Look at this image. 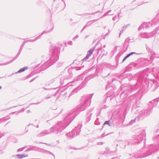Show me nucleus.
Returning a JSON list of instances; mask_svg holds the SVG:
<instances>
[{
  "label": "nucleus",
  "mask_w": 159,
  "mask_h": 159,
  "mask_svg": "<svg viewBox=\"0 0 159 159\" xmlns=\"http://www.w3.org/2000/svg\"><path fill=\"white\" fill-rule=\"evenodd\" d=\"M153 74L156 78V80L151 79L149 80H147L148 75H144V72L141 73L138 76L137 85L141 84V87H142V91H144L147 88L152 91H154L155 89L159 86V69L154 68L153 70Z\"/></svg>",
  "instance_id": "obj_1"
},
{
  "label": "nucleus",
  "mask_w": 159,
  "mask_h": 159,
  "mask_svg": "<svg viewBox=\"0 0 159 159\" xmlns=\"http://www.w3.org/2000/svg\"><path fill=\"white\" fill-rule=\"evenodd\" d=\"M75 110L67 114L64 118L63 121H60L56 125L49 129L51 134H56L61 133L71 122L79 112L76 111Z\"/></svg>",
  "instance_id": "obj_2"
},
{
  "label": "nucleus",
  "mask_w": 159,
  "mask_h": 159,
  "mask_svg": "<svg viewBox=\"0 0 159 159\" xmlns=\"http://www.w3.org/2000/svg\"><path fill=\"white\" fill-rule=\"evenodd\" d=\"M51 51L52 53L48 57L44 56L42 57L43 59L46 58L47 60L42 66V68L44 70L56 62L58 60L60 53V48L54 45L52 47Z\"/></svg>",
  "instance_id": "obj_3"
},
{
  "label": "nucleus",
  "mask_w": 159,
  "mask_h": 159,
  "mask_svg": "<svg viewBox=\"0 0 159 159\" xmlns=\"http://www.w3.org/2000/svg\"><path fill=\"white\" fill-rule=\"evenodd\" d=\"M93 94V93L83 96L81 99V103L77 107V110L81 111L87 108L90 104V100Z\"/></svg>",
  "instance_id": "obj_4"
},
{
  "label": "nucleus",
  "mask_w": 159,
  "mask_h": 159,
  "mask_svg": "<svg viewBox=\"0 0 159 159\" xmlns=\"http://www.w3.org/2000/svg\"><path fill=\"white\" fill-rule=\"evenodd\" d=\"M153 140L154 141L156 142L159 145V134L154 136L153 138ZM158 147H159V145L158 146H155L153 144L150 145L148 150H147L146 152L144 153L143 155L139 157H144L151 155L153 153L155 152L158 149Z\"/></svg>",
  "instance_id": "obj_5"
},
{
  "label": "nucleus",
  "mask_w": 159,
  "mask_h": 159,
  "mask_svg": "<svg viewBox=\"0 0 159 159\" xmlns=\"http://www.w3.org/2000/svg\"><path fill=\"white\" fill-rule=\"evenodd\" d=\"M145 135L144 133L140 132L139 134L134 135L132 138V139L129 140L128 141H125V144H127L128 145L134 144L136 143H139L143 139ZM125 145H124L125 146Z\"/></svg>",
  "instance_id": "obj_6"
},
{
  "label": "nucleus",
  "mask_w": 159,
  "mask_h": 159,
  "mask_svg": "<svg viewBox=\"0 0 159 159\" xmlns=\"http://www.w3.org/2000/svg\"><path fill=\"white\" fill-rule=\"evenodd\" d=\"M120 89L121 91L120 97L124 96L123 95L125 93V97L129 95V93L132 92L134 90L133 87L128 86L126 84H122L120 87Z\"/></svg>",
  "instance_id": "obj_7"
},
{
  "label": "nucleus",
  "mask_w": 159,
  "mask_h": 159,
  "mask_svg": "<svg viewBox=\"0 0 159 159\" xmlns=\"http://www.w3.org/2000/svg\"><path fill=\"white\" fill-rule=\"evenodd\" d=\"M147 23L148 25V27L150 26H153L158 25L153 31L155 33L157 32L159 30V13L152 21L147 22Z\"/></svg>",
  "instance_id": "obj_8"
},
{
  "label": "nucleus",
  "mask_w": 159,
  "mask_h": 159,
  "mask_svg": "<svg viewBox=\"0 0 159 159\" xmlns=\"http://www.w3.org/2000/svg\"><path fill=\"white\" fill-rule=\"evenodd\" d=\"M81 125H78L77 127H75V128L73 129L71 132L66 134V135L69 137H70L69 139H71V138H73L77 136L79 134L80 131Z\"/></svg>",
  "instance_id": "obj_9"
},
{
  "label": "nucleus",
  "mask_w": 159,
  "mask_h": 159,
  "mask_svg": "<svg viewBox=\"0 0 159 159\" xmlns=\"http://www.w3.org/2000/svg\"><path fill=\"white\" fill-rule=\"evenodd\" d=\"M83 78L84 77L83 75H80L75 78L73 81L68 82L66 85H64L63 86H68V87L69 86H73L79 82V83H80L81 82L80 81L82 80Z\"/></svg>",
  "instance_id": "obj_10"
},
{
  "label": "nucleus",
  "mask_w": 159,
  "mask_h": 159,
  "mask_svg": "<svg viewBox=\"0 0 159 159\" xmlns=\"http://www.w3.org/2000/svg\"><path fill=\"white\" fill-rule=\"evenodd\" d=\"M151 109L148 108L146 110L143 109L139 111V117L144 118L146 116H149L151 111Z\"/></svg>",
  "instance_id": "obj_11"
},
{
  "label": "nucleus",
  "mask_w": 159,
  "mask_h": 159,
  "mask_svg": "<svg viewBox=\"0 0 159 159\" xmlns=\"http://www.w3.org/2000/svg\"><path fill=\"white\" fill-rule=\"evenodd\" d=\"M155 33L154 31L148 33L146 32L141 33L139 35V36L142 38H148L153 36Z\"/></svg>",
  "instance_id": "obj_12"
},
{
  "label": "nucleus",
  "mask_w": 159,
  "mask_h": 159,
  "mask_svg": "<svg viewBox=\"0 0 159 159\" xmlns=\"http://www.w3.org/2000/svg\"><path fill=\"white\" fill-rule=\"evenodd\" d=\"M99 44V43H97L93 48H91L90 50H89L88 51L86 56L83 59V60L88 59L92 54L93 51L96 48V47H97Z\"/></svg>",
  "instance_id": "obj_13"
},
{
  "label": "nucleus",
  "mask_w": 159,
  "mask_h": 159,
  "mask_svg": "<svg viewBox=\"0 0 159 159\" xmlns=\"http://www.w3.org/2000/svg\"><path fill=\"white\" fill-rule=\"evenodd\" d=\"M99 45L97 46L98 47L97 48V52L98 54H99L100 55H101V53H102V55H104L105 54L104 52V50L103 49V48L106 47V45H104L103 46V47H102L101 44L99 42Z\"/></svg>",
  "instance_id": "obj_14"
},
{
  "label": "nucleus",
  "mask_w": 159,
  "mask_h": 159,
  "mask_svg": "<svg viewBox=\"0 0 159 159\" xmlns=\"http://www.w3.org/2000/svg\"><path fill=\"white\" fill-rule=\"evenodd\" d=\"M49 129L48 130H45L42 131L40 133H39L37 135L38 137H42L46 135L51 134Z\"/></svg>",
  "instance_id": "obj_15"
},
{
  "label": "nucleus",
  "mask_w": 159,
  "mask_h": 159,
  "mask_svg": "<svg viewBox=\"0 0 159 159\" xmlns=\"http://www.w3.org/2000/svg\"><path fill=\"white\" fill-rule=\"evenodd\" d=\"M82 88V85H80L79 86H78L76 88H75V89L73 90L70 93V94L69 96V98L70 96L73 95L74 93H76L78 92Z\"/></svg>",
  "instance_id": "obj_16"
},
{
  "label": "nucleus",
  "mask_w": 159,
  "mask_h": 159,
  "mask_svg": "<svg viewBox=\"0 0 159 159\" xmlns=\"http://www.w3.org/2000/svg\"><path fill=\"white\" fill-rule=\"evenodd\" d=\"M21 52H20L19 51L17 55L16 56V57H15V58L14 59H13L11 60L10 61H8V62H5V63H2V64H0V66H3V65H7V64H8L11 62H12L15 59H16L18 57V56L20 55V54Z\"/></svg>",
  "instance_id": "obj_17"
},
{
  "label": "nucleus",
  "mask_w": 159,
  "mask_h": 159,
  "mask_svg": "<svg viewBox=\"0 0 159 159\" xmlns=\"http://www.w3.org/2000/svg\"><path fill=\"white\" fill-rule=\"evenodd\" d=\"M98 19H96V20H91V21H88L86 24V25L84 27V28H83V29H82V30H81V32H82V31L84 30L85 28L86 27H88L90 25H91L92 24H93V23H94V21H96V20H98Z\"/></svg>",
  "instance_id": "obj_18"
},
{
  "label": "nucleus",
  "mask_w": 159,
  "mask_h": 159,
  "mask_svg": "<svg viewBox=\"0 0 159 159\" xmlns=\"http://www.w3.org/2000/svg\"><path fill=\"white\" fill-rule=\"evenodd\" d=\"M159 100V98H157L152 101H150L149 102V104L152 103L153 106H154L158 102Z\"/></svg>",
  "instance_id": "obj_19"
},
{
  "label": "nucleus",
  "mask_w": 159,
  "mask_h": 159,
  "mask_svg": "<svg viewBox=\"0 0 159 159\" xmlns=\"http://www.w3.org/2000/svg\"><path fill=\"white\" fill-rule=\"evenodd\" d=\"M28 69V67L26 66H25L23 68L20 69L17 72H16V73H20L23 72H24L26 70Z\"/></svg>",
  "instance_id": "obj_20"
},
{
  "label": "nucleus",
  "mask_w": 159,
  "mask_h": 159,
  "mask_svg": "<svg viewBox=\"0 0 159 159\" xmlns=\"http://www.w3.org/2000/svg\"><path fill=\"white\" fill-rule=\"evenodd\" d=\"M105 125H107L109 126H112L113 125V124L112 123H111L110 120L106 121L104 123V124L103 125V127H104V126Z\"/></svg>",
  "instance_id": "obj_21"
},
{
  "label": "nucleus",
  "mask_w": 159,
  "mask_h": 159,
  "mask_svg": "<svg viewBox=\"0 0 159 159\" xmlns=\"http://www.w3.org/2000/svg\"><path fill=\"white\" fill-rule=\"evenodd\" d=\"M10 118V117L9 116H7L5 118H3L0 119V123H1L2 122L5 120H7L9 119Z\"/></svg>",
  "instance_id": "obj_22"
},
{
  "label": "nucleus",
  "mask_w": 159,
  "mask_h": 159,
  "mask_svg": "<svg viewBox=\"0 0 159 159\" xmlns=\"http://www.w3.org/2000/svg\"><path fill=\"white\" fill-rule=\"evenodd\" d=\"M28 156H25L24 155H20V154H17L16 156H15V157H18V158L19 159H21L23 157H25Z\"/></svg>",
  "instance_id": "obj_23"
},
{
  "label": "nucleus",
  "mask_w": 159,
  "mask_h": 159,
  "mask_svg": "<svg viewBox=\"0 0 159 159\" xmlns=\"http://www.w3.org/2000/svg\"><path fill=\"white\" fill-rule=\"evenodd\" d=\"M66 79L63 78H61V79L60 83L62 85H63L65 84V83H64V82H65V83H66L65 82V81H66Z\"/></svg>",
  "instance_id": "obj_24"
},
{
  "label": "nucleus",
  "mask_w": 159,
  "mask_h": 159,
  "mask_svg": "<svg viewBox=\"0 0 159 159\" xmlns=\"http://www.w3.org/2000/svg\"><path fill=\"white\" fill-rule=\"evenodd\" d=\"M46 33V32H45V31H43V32L42 33V34H40V35H39L38 36V37H36V38L34 39L35 40H37V39H39V38H40L41 37V35H42V34H44V33Z\"/></svg>",
  "instance_id": "obj_25"
},
{
  "label": "nucleus",
  "mask_w": 159,
  "mask_h": 159,
  "mask_svg": "<svg viewBox=\"0 0 159 159\" xmlns=\"http://www.w3.org/2000/svg\"><path fill=\"white\" fill-rule=\"evenodd\" d=\"M147 24V22H144L143 23V28H147L148 27V25Z\"/></svg>",
  "instance_id": "obj_26"
},
{
  "label": "nucleus",
  "mask_w": 159,
  "mask_h": 159,
  "mask_svg": "<svg viewBox=\"0 0 159 159\" xmlns=\"http://www.w3.org/2000/svg\"><path fill=\"white\" fill-rule=\"evenodd\" d=\"M134 54H136V55H138V54L136 53L135 52H131L129 53V54H128L127 55L129 57L130 56H132Z\"/></svg>",
  "instance_id": "obj_27"
},
{
  "label": "nucleus",
  "mask_w": 159,
  "mask_h": 159,
  "mask_svg": "<svg viewBox=\"0 0 159 159\" xmlns=\"http://www.w3.org/2000/svg\"><path fill=\"white\" fill-rule=\"evenodd\" d=\"M137 119L138 120L139 119H138V116L137 118H136L134 120H132L131 121H130L129 123V124L130 125H132L133 123L134 122L135 120H136Z\"/></svg>",
  "instance_id": "obj_28"
},
{
  "label": "nucleus",
  "mask_w": 159,
  "mask_h": 159,
  "mask_svg": "<svg viewBox=\"0 0 159 159\" xmlns=\"http://www.w3.org/2000/svg\"><path fill=\"white\" fill-rule=\"evenodd\" d=\"M100 13V16L101 15V12H96L95 13H93L91 14H90V13H87V14H85V15H94V14H95V13Z\"/></svg>",
  "instance_id": "obj_29"
},
{
  "label": "nucleus",
  "mask_w": 159,
  "mask_h": 159,
  "mask_svg": "<svg viewBox=\"0 0 159 159\" xmlns=\"http://www.w3.org/2000/svg\"><path fill=\"white\" fill-rule=\"evenodd\" d=\"M28 40H26V42H33L34 41H35V40L34 39H30V38H29V39H27Z\"/></svg>",
  "instance_id": "obj_30"
},
{
  "label": "nucleus",
  "mask_w": 159,
  "mask_h": 159,
  "mask_svg": "<svg viewBox=\"0 0 159 159\" xmlns=\"http://www.w3.org/2000/svg\"><path fill=\"white\" fill-rule=\"evenodd\" d=\"M25 147H24L22 148H21L19 149H18L17 150V152H20L22 151Z\"/></svg>",
  "instance_id": "obj_31"
},
{
  "label": "nucleus",
  "mask_w": 159,
  "mask_h": 159,
  "mask_svg": "<svg viewBox=\"0 0 159 159\" xmlns=\"http://www.w3.org/2000/svg\"><path fill=\"white\" fill-rule=\"evenodd\" d=\"M143 28V24L139 27L138 30H140L142 28Z\"/></svg>",
  "instance_id": "obj_32"
},
{
  "label": "nucleus",
  "mask_w": 159,
  "mask_h": 159,
  "mask_svg": "<svg viewBox=\"0 0 159 159\" xmlns=\"http://www.w3.org/2000/svg\"><path fill=\"white\" fill-rule=\"evenodd\" d=\"M129 40H130V39L129 38H126L125 41V44L126 42L129 43Z\"/></svg>",
  "instance_id": "obj_33"
},
{
  "label": "nucleus",
  "mask_w": 159,
  "mask_h": 159,
  "mask_svg": "<svg viewBox=\"0 0 159 159\" xmlns=\"http://www.w3.org/2000/svg\"><path fill=\"white\" fill-rule=\"evenodd\" d=\"M25 42L26 41H25L22 44V45H21V47H20V48H22V49H23V47L24 46V45H25Z\"/></svg>",
  "instance_id": "obj_34"
},
{
  "label": "nucleus",
  "mask_w": 159,
  "mask_h": 159,
  "mask_svg": "<svg viewBox=\"0 0 159 159\" xmlns=\"http://www.w3.org/2000/svg\"><path fill=\"white\" fill-rule=\"evenodd\" d=\"M124 31V30H121L120 33L119 37H120L121 35L123 33Z\"/></svg>",
  "instance_id": "obj_35"
},
{
  "label": "nucleus",
  "mask_w": 159,
  "mask_h": 159,
  "mask_svg": "<svg viewBox=\"0 0 159 159\" xmlns=\"http://www.w3.org/2000/svg\"><path fill=\"white\" fill-rule=\"evenodd\" d=\"M129 25V24L127 25L126 26H123V30L124 29L125 30L126 29L127 27Z\"/></svg>",
  "instance_id": "obj_36"
},
{
  "label": "nucleus",
  "mask_w": 159,
  "mask_h": 159,
  "mask_svg": "<svg viewBox=\"0 0 159 159\" xmlns=\"http://www.w3.org/2000/svg\"><path fill=\"white\" fill-rule=\"evenodd\" d=\"M52 95L49 96V95H48L45 98L46 99H48L52 97Z\"/></svg>",
  "instance_id": "obj_37"
},
{
  "label": "nucleus",
  "mask_w": 159,
  "mask_h": 159,
  "mask_svg": "<svg viewBox=\"0 0 159 159\" xmlns=\"http://www.w3.org/2000/svg\"><path fill=\"white\" fill-rule=\"evenodd\" d=\"M32 150V148H29L28 149H27L26 151H30V150Z\"/></svg>",
  "instance_id": "obj_38"
},
{
  "label": "nucleus",
  "mask_w": 159,
  "mask_h": 159,
  "mask_svg": "<svg viewBox=\"0 0 159 159\" xmlns=\"http://www.w3.org/2000/svg\"><path fill=\"white\" fill-rule=\"evenodd\" d=\"M45 151H46V152H49V154H51L53 155L54 156V155L53 154V153L51 152H49L48 151H46V150H45Z\"/></svg>",
  "instance_id": "obj_39"
},
{
  "label": "nucleus",
  "mask_w": 159,
  "mask_h": 159,
  "mask_svg": "<svg viewBox=\"0 0 159 159\" xmlns=\"http://www.w3.org/2000/svg\"><path fill=\"white\" fill-rule=\"evenodd\" d=\"M117 16H114L112 18V20H116V18Z\"/></svg>",
  "instance_id": "obj_40"
},
{
  "label": "nucleus",
  "mask_w": 159,
  "mask_h": 159,
  "mask_svg": "<svg viewBox=\"0 0 159 159\" xmlns=\"http://www.w3.org/2000/svg\"><path fill=\"white\" fill-rule=\"evenodd\" d=\"M68 43V44H69L70 45H72V41H70Z\"/></svg>",
  "instance_id": "obj_41"
},
{
  "label": "nucleus",
  "mask_w": 159,
  "mask_h": 159,
  "mask_svg": "<svg viewBox=\"0 0 159 159\" xmlns=\"http://www.w3.org/2000/svg\"><path fill=\"white\" fill-rule=\"evenodd\" d=\"M43 143V144H45L47 145H48V146H51L50 144H48V143H42V142L41 143Z\"/></svg>",
  "instance_id": "obj_42"
},
{
  "label": "nucleus",
  "mask_w": 159,
  "mask_h": 159,
  "mask_svg": "<svg viewBox=\"0 0 159 159\" xmlns=\"http://www.w3.org/2000/svg\"><path fill=\"white\" fill-rule=\"evenodd\" d=\"M102 144H103V143H102V142H98V145H102Z\"/></svg>",
  "instance_id": "obj_43"
},
{
  "label": "nucleus",
  "mask_w": 159,
  "mask_h": 159,
  "mask_svg": "<svg viewBox=\"0 0 159 159\" xmlns=\"http://www.w3.org/2000/svg\"><path fill=\"white\" fill-rule=\"evenodd\" d=\"M108 14L107 12L106 13H105L103 16H102L101 17H102L103 16H106Z\"/></svg>",
  "instance_id": "obj_44"
},
{
  "label": "nucleus",
  "mask_w": 159,
  "mask_h": 159,
  "mask_svg": "<svg viewBox=\"0 0 159 159\" xmlns=\"http://www.w3.org/2000/svg\"><path fill=\"white\" fill-rule=\"evenodd\" d=\"M54 81V79H52L51 80L50 82V83H52Z\"/></svg>",
  "instance_id": "obj_45"
},
{
  "label": "nucleus",
  "mask_w": 159,
  "mask_h": 159,
  "mask_svg": "<svg viewBox=\"0 0 159 159\" xmlns=\"http://www.w3.org/2000/svg\"><path fill=\"white\" fill-rule=\"evenodd\" d=\"M2 136L3 135H2V134L0 132V138H1Z\"/></svg>",
  "instance_id": "obj_46"
},
{
  "label": "nucleus",
  "mask_w": 159,
  "mask_h": 159,
  "mask_svg": "<svg viewBox=\"0 0 159 159\" xmlns=\"http://www.w3.org/2000/svg\"><path fill=\"white\" fill-rule=\"evenodd\" d=\"M128 57H129L127 55L124 58L126 59Z\"/></svg>",
  "instance_id": "obj_47"
},
{
  "label": "nucleus",
  "mask_w": 159,
  "mask_h": 159,
  "mask_svg": "<svg viewBox=\"0 0 159 159\" xmlns=\"http://www.w3.org/2000/svg\"><path fill=\"white\" fill-rule=\"evenodd\" d=\"M22 49V48H20V50L19 51L20 52H21V51Z\"/></svg>",
  "instance_id": "obj_48"
},
{
  "label": "nucleus",
  "mask_w": 159,
  "mask_h": 159,
  "mask_svg": "<svg viewBox=\"0 0 159 159\" xmlns=\"http://www.w3.org/2000/svg\"><path fill=\"white\" fill-rule=\"evenodd\" d=\"M17 107V106H13V107H11L10 108H13V107Z\"/></svg>",
  "instance_id": "obj_49"
},
{
  "label": "nucleus",
  "mask_w": 159,
  "mask_h": 159,
  "mask_svg": "<svg viewBox=\"0 0 159 159\" xmlns=\"http://www.w3.org/2000/svg\"><path fill=\"white\" fill-rule=\"evenodd\" d=\"M111 11V10H109V11H108L107 12L109 14Z\"/></svg>",
  "instance_id": "obj_50"
},
{
  "label": "nucleus",
  "mask_w": 159,
  "mask_h": 159,
  "mask_svg": "<svg viewBox=\"0 0 159 159\" xmlns=\"http://www.w3.org/2000/svg\"><path fill=\"white\" fill-rule=\"evenodd\" d=\"M112 159H118L117 157H114L112 158Z\"/></svg>",
  "instance_id": "obj_51"
},
{
  "label": "nucleus",
  "mask_w": 159,
  "mask_h": 159,
  "mask_svg": "<svg viewBox=\"0 0 159 159\" xmlns=\"http://www.w3.org/2000/svg\"><path fill=\"white\" fill-rule=\"evenodd\" d=\"M126 59L124 58V59H123V60L122 61V62H123L124 61H125V60Z\"/></svg>",
  "instance_id": "obj_52"
},
{
  "label": "nucleus",
  "mask_w": 159,
  "mask_h": 159,
  "mask_svg": "<svg viewBox=\"0 0 159 159\" xmlns=\"http://www.w3.org/2000/svg\"><path fill=\"white\" fill-rule=\"evenodd\" d=\"M88 77L86 78L85 79V81H86L87 80H88Z\"/></svg>",
  "instance_id": "obj_53"
},
{
  "label": "nucleus",
  "mask_w": 159,
  "mask_h": 159,
  "mask_svg": "<svg viewBox=\"0 0 159 159\" xmlns=\"http://www.w3.org/2000/svg\"><path fill=\"white\" fill-rule=\"evenodd\" d=\"M78 37H79V36L78 35H77L75 36V38H77Z\"/></svg>",
  "instance_id": "obj_54"
},
{
  "label": "nucleus",
  "mask_w": 159,
  "mask_h": 159,
  "mask_svg": "<svg viewBox=\"0 0 159 159\" xmlns=\"http://www.w3.org/2000/svg\"><path fill=\"white\" fill-rule=\"evenodd\" d=\"M91 114V113H89L87 115L88 116H89V115H90Z\"/></svg>",
  "instance_id": "obj_55"
},
{
  "label": "nucleus",
  "mask_w": 159,
  "mask_h": 159,
  "mask_svg": "<svg viewBox=\"0 0 159 159\" xmlns=\"http://www.w3.org/2000/svg\"><path fill=\"white\" fill-rule=\"evenodd\" d=\"M34 80V79H32V80H31L30 81V82H32Z\"/></svg>",
  "instance_id": "obj_56"
},
{
  "label": "nucleus",
  "mask_w": 159,
  "mask_h": 159,
  "mask_svg": "<svg viewBox=\"0 0 159 159\" xmlns=\"http://www.w3.org/2000/svg\"><path fill=\"white\" fill-rule=\"evenodd\" d=\"M16 112H13L12 113H11L12 114H15V113Z\"/></svg>",
  "instance_id": "obj_57"
},
{
  "label": "nucleus",
  "mask_w": 159,
  "mask_h": 159,
  "mask_svg": "<svg viewBox=\"0 0 159 159\" xmlns=\"http://www.w3.org/2000/svg\"><path fill=\"white\" fill-rule=\"evenodd\" d=\"M36 127L37 128H38L39 127V125H38L36 126Z\"/></svg>",
  "instance_id": "obj_58"
},
{
  "label": "nucleus",
  "mask_w": 159,
  "mask_h": 159,
  "mask_svg": "<svg viewBox=\"0 0 159 159\" xmlns=\"http://www.w3.org/2000/svg\"><path fill=\"white\" fill-rule=\"evenodd\" d=\"M29 75H29L27 76V78H29V77H30V76Z\"/></svg>",
  "instance_id": "obj_59"
},
{
  "label": "nucleus",
  "mask_w": 159,
  "mask_h": 159,
  "mask_svg": "<svg viewBox=\"0 0 159 159\" xmlns=\"http://www.w3.org/2000/svg\"><path fill=\"white\" fill-rule=\"evenodd\" d=\"M40 102H39V103H34V104H39V103H40Z\"/></svg>",
  "instance_id": "obj_60"
},
{
  "label": "nucleus",
  "mask_w": 159,
  "mask_h": 159,
  "mask_svg": "<svg viewBox=\"0 0 159 159\" xmlns=\"http://www.w3.org/2000/svg\"><path fill=\"white\" fill-rule=\"evenodd\" d=\"M2 87L1 86H0V90H1L2 89Z\"/></svg>",
  "instance_id": "obj_61"
},
{
  "label": "nucleus",
  "mask_w": 159,
  "mask_h": 159,
  "mask_svg": "<svg viewBox=\"0 0 159 159\" xmlns=\"http://www.w3.org/2000/svg\"><path fill=\"white\" fill-rule=\"evenodd\" d=\"M43 88L44 89H46V88H45V87H44Z\"/></svg>",
  "instance_id": "obj_62"
},
{
  "label": "nucleus",
  "mask_w": 159,
  "mask_h": 159,
  "mask_svg": "<svg viewBox=\"0 0 159 159\" xmlns=\"http://www.w3.org/2000/svg\"><path fill=\"white\" fill-rule=\"evenodd\" d=\"M56 95V94H55L54 95H53L52 96H55Z\"/></svg>",
  "instance_id": "obj_63"
},
{
  "label": "nucleus",
  "mask_w": 159,
  "mask_h": 159,
  "mask_svg": "<svg viewBox=\"0 0 159 159\" xmlns=\"http://www.w3.org/2000/svg\"><path fill=\"white\" fill-rule=\"evenodd\" d=\"M102 137H103V134H102Z\"/></svg>",
  "instance_id": "obj_64"
}]
</instances>
